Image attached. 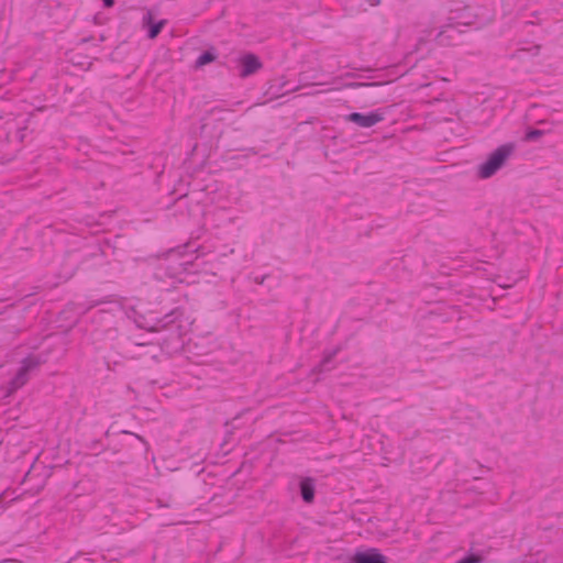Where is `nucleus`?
Segmentation results:
<instances>
[{
  "mask_svg": "<svg viewBox=\"0 0 563 563\" xmlns=\"http://www.w3.org/2000/svg\"><path fill=\"white\" fill-rule=\"evenodd\" d=\"M516 146L514 143H506L498 146L492 152L486 161L478 165L477 177L481 179H488L493 177L514 154Z\"/></svg>",
  "mask_w": 563,
  "mask_h": 563,
  "instance_id": "nucleus-1",
  "label": "nucleus"
},
{
  "mask_svg": "<svg viewBox=\"0 0 563 563\" xmlns=\"http://www.w3.org/2000/svg\"><path fill=\"white\" fill-rule=\"evenodd\" d=\"M43 360L38 355L30 354L22 360L21 366L14 377L10 380L5 391V397L12 396L18 389L22 388L31 377V373L40 367Z\"/></svg>",
  "mask_w": 563,
  "mask_h": 563,
  "instance_id": "nucleus-2",
  "label": "nucleus"
},
{
  "mask_svg": "<svg viewBox=\"0 0 563 563\" xmlns=\"http://www.w3.org/2000/svg\"><path fill=\"white\" fill-rule=\"evenodd\" d=\"M239 77L247 78L263 68V63L257 55L247 52L238 58Z\"/></svg>",
  "mask_w": 563,
  "mask_h": 563,
  "instance_id": "nucleus-3",
  "label": "nucleus"
},
{
  "mask_svg": "<svg viewBox=\"0 0 563 563\" xmlns=\"http://www.w3.org/2000/svg\"><path fill=\"white\" fill-rule=\"evenodd\" d=\"M385 118V113L378 109L368 113L352 112L345 115V121L352 122L361 128H372L375 124L382 122Z\"/></svg>",
  "mask_w": 563,
  "mask_h": 563,
  "instance_id": "nucleus-4",
  "label": "nucleus"
},
{
  "mask_svg": "<svg viewBox=\"0 0 563 563\" xmlns=\"http://www.w3.org/2000/svg\"><path fill=\"white\" fill-rule=\"evenodd\" d=\"M351 563H388V559L376 548L357 550L350 559Z\"/></svg>",
  "mask_w": 563,
  "mask_h": 563,
  "instance_id": "nucleus-5",
  "label": "nucleus"
},
{
  "mask_svg": "<svg viewBox=\"0 0 563 563\" xmlns=\"http://www.w3.org/2000/svg\"><path fill=\"white\" fill-rule=\"evenodd\" d=\"M299 494L306 504H312L316 498V479L312 477H302L299 482Z\"/></svg>",
  "mask_w": 563,
  "mask_h": 563,
  "instance_id": "nucleus-6",
  "label": "nucleus"
},
{
  "mask_svg": "<svg viewBox=\"0 0 563 563\" xmlns=\"http://www.w3.org/2000/svg\"><path fill=\"white\" fill-rule=\"evenodd\" d=\"M143 23L145 25H147V37L151 38V40H154V38H156L159 35V33L162 32L163 27L166 25L167 21L166 20H159L157 22H153V15L148 11L143 16Z\"/></svg>",
  "mask_w": 563,
  "mask_h": 563,
  "instance_id": "nucleus-7",
  "label": "nucleus"
},
{
  "mask_svg": "<svg viewBox=\"0 0 563 563\" xmlns=\"http://www.w3.org/2000/svg\"><path fill=\"white\" fill-rule=\"evenodd\" d=\"M218 58V52L216 47L211 46L207 51L202 52L195 62V68L200 69L206 65L216 62Z\"/></svg>",
  "mask_w": 563,
  "mask_h": 563,
  "instance_id": "nucleus-8",
  "label": "nucleus"
},
{
  "mask_svg": "<svg viewBox=\"0 0 563 563\" xmlns=\"http://www.w3.org/2000/svg\"><path fill=\"white\" fill-rule=\"evenodd\" d=\"M338 352H339V349H335V350H332V351L328 352L323 356L321 362L318 364V366H316V371H318L320 373L330 371L332 368L331 363L335 358Z\"/></svg>",
  "mask_w": 563,
  "mask_h": 563,
  "instance_id": "nucleus-9",
  "label": "nucleus"
},
{
  "mask_svg": "<svg viewBox=\"0 0 563 563\" xmlns=\"http://www.w3.org/2000/svg\"><path fill=\"white\" fill-rule=\"evenodd\" d=\"M180 313L178 312L177 309L173 310L172 312L165 314L162 319L157 321V325L154 328V330L167 328L168 325L173 324L178 319Z\"/></svg>",
  "mask_w": 563,
  "mask_h": 563,
  "instance_id": "nucleus-10",
  "label": "nucleus"
},
{
  "mask_svg": "<svg viewBox=\"0 0 563 563\" xmlns=\"http://www.w3.org/2000/svg\"><path fill=\"white\" fill-rule=\"evenodd\" d=\"M484 560L485 559L481 553L470 552L456 563H483Z\"/></svg>",
  "mask_w": 563,
  "mask_h": 563,
  "instance_id": "nucleus-11",
  "label": "nucleus"
},
{
  "mask_svg": "<svg viewBox=\"0 0 563 563\" xmlns=\"http://www.w3.org/2000/svg\"><path fill=\"white\" fill-rule=\"evenodd\" d=\"M543 135H544V131H543V130H539V129H529V130L526 132L525 141H527V142H537V141H539Z\"/></svg>",
  "mask_w": 563,
  "mask_h": 563,
  "instance_id": "nucleus-12",
  "label": "nucleus"
},
{
  "mask_svg": "<svg viewBox=\"0 0 563 563\" xmlns=\"http://www.w3.org/2000/svg\"><path fill=\"white\" fill-rule=\"evenodd\" d=\"M97 256H98L97 253H90V254L86 255L84 261L80 263V266H82L86 262L91 261Z\"/></svg>",
  "mask_w": 563,
  "mask_h": 563,
  "instance_id": "nucleus-13",
  "label": "nucleus"
},
{
  "mask_svg": "<svg viewBox=\"0 0 563 563\" xmlns=\"http://www.w3.org/2000/svg\"><path fill=\"white\" fill-rule=\"evenodd\" d=\"M103 2V7L109 9V8H112L114 5V0H102Z\"/></svg>",
  "mask_w": 563,
  "mask_h": 563,
  "instance_id": "nucleus-14",
  "label": "nucleus"
},
{
  "mask_svg": "<svg viewBox=\"0 0 563 563\" xmlns=\"http://www.w3.org/2000/svg\"><path fill=\"white\" fill-rule=\"evenodd\" d=\"M366 2L371 5V7H377L380 4L382 0H366Z\"/></svg>",
  "mask_w": 563,
  "mask_h": 563,
  "instance_id": "nucleus-15",
  "label": "nucleus"
},
{
  "mask_svg": "<svg viewBox=\"0 0 563 563\" xmlns=\"http://www.w3.org/2000/svg\"><path fill=\"white\" fill-rule=\"evenodd\" d=\"M258 283L263 284L264 283V277L263 278H258Z\"/></svg>",
  "mask_w": 563,
  "mask_h": 563,
  "instance_id": "nucleus-16",
  "label": "nucleus"
},
{
  "mask_svg": "<svg viewBox=\"0 0 563 563\" xmlns=\"http://www.w3.org/2000/svg\"><path fill=\"white\" fill-rule=\"evenodd\" d=\"M258 283L263 284L264 283V277L263 278H258Z\"/></svg>",
  "mask_w": 563,
  "mask_h": 563,
  "instance_id": "nucleus-17",
  "label": "nucleus"
},
{
  "mask_svg": "<svg viewBox=\"0 0 563 563\" xmlns=\"http://www.w3.org/2000/svg\"><path fill=\"white\" fill-rule=\"evenodd\" d=\"M98 444H99V442H98V441L93 442L92 448H96Z\"/></svg>",
  "mask_w": 563,
  "mask_h": 563,
  "instance_id": "nucleus-18",
  "label": "nucleus"
},
{
  "mask_svg": "<svg viewBox=\"0 0 563 563\" xmlns=\"http://www.w3.org/2000/svg\"><path fill=\"white\" fill-rule=\"evenodd\" d=\"M158 503H159V507H167L168 506V505H163L159 500H158Z\"/></svg>",
  "mask_w": 563,
  "mask_h": 563,
  "instance_id": "nucleus-19",
  "label": "nucleus"
}]
</instances>
